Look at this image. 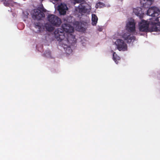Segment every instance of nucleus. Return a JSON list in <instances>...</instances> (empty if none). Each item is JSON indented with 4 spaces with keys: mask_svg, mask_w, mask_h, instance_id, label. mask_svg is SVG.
Masks as SVG:
<instances>
[{
    "mask_svg": "<svg viewBox=\"0 0 160 160\" xmlns=\"http://www.w3.org/2000/svg\"><path fill=\"white\" fill-rule=\"evenodd\" d=\"M61 28H58L54 32L55 38L58 41L63 40L66 45L71 41L73 42L76 41L75 36L71 33L74 32L73 27L69 24L64 23L62 25Z\"/></svg>",
    "mask_w": 160,
    "mask_h": 160,
    "instance_id": "f257e3e1",
    "label": "nucleus"
},
{
    "mask_svg": "<svg viewBox=\"0 0 160 160\" xmlns=\"http://www.w3.org/2000/svg\"><path fill=\"white\" fill-rule=\"evenodd\" d=\"M152 19L148 23V22L142 20L139 24V29L142 32H147L148 30L149 24L151 25V28L152 31L158 32L160 31V17H158L153 20Z\"/></svg>",
    "mask_w": 160,
    "mask_h": 160,
    "instance_id": "f03ea898",
    "label": "nucleus"
},
{
    "mask_svg": "<svg viewBox=\"0 0 160 160\" xmlns=\"http://www.w3.org/2000/svg\"><path fill=\"white\" fill-rule=\"evenodd\" d=\"M48 19L50 23L57 27L59 26L62 22L60 18L53 14L49 15Z\"/></svg>",
    "mask_w": 160,
    "mask_h": 160,
    "instance_id": "7ed1b4c3",
    "label": "nucleus"
},
{
    "mask_svg": "<svg viewBox=\"0 0 160 160\" xmlns=\"http://www.w3.org/2000/svg\"><path fill=\"white\" fill-rule=\"evenodd\" d=\"M117 49L119 51H125L127 50V45L123 40L118 39L115 42Z\"/></svg>",
    "mask_w": 160,
    "mask_h": 160,
    "instance_id": "20e7f679",
    "label": "nucleus"
},
{
    "mask_svg": "<svg viewBox=\"0 0 160 160\" xmlns=\"http://www.w3.org/2000/svg\"><path fill=\"white\" fill-rule=\"evenodd\" d=\"M45 16V14L38 9H35L32 14V18L34 19L41 20L42 18Z\"/></svg>",
    "mask_w": 160,
    "mask_h": 160,
    "instance_id": "39448f33",
    "label": "nucleus"
},
{
    "mask_svg": "<svg viewBox=\"0 0 160 160\" xmlns=\"http://www.w3.org/2000/svg\"><path fill=\"white\" fill-rule=\"evenodd\" d=\"M160 13L159 8L155 7L149 8L147 11V14L152 17L157 16Z\"/></svg>",
    "mask_w": 160,
    "mask_h": 160,
    "instance_id": "423d86ee",
    "label": "nucleus"
},
{
    "mask_svg": "<svg viewBox=\"0 0 160 160\" xmlns=\"http://www.w3.org/2000/svg\"><path fill=\"white\" fill-rule=\"evenodd\" d=\"M126 29L129 32H133L135 30V23L134 19L131 18L126 25Z\"/></svg>",
    "mask_w": 160,
    "mask_h": 160,
    "instance_id": "0eeeda50",
    "label": "nucleus"
},
{
    "mask_svg": "<svg viewBox=\"0 0 160 160\" xmlns=\"http://www.w3.org/2000/svg\"><path fill=\"white\" fill-rule=\"evenodd\" d=\"M67 9L68 8L66 4L61 3L58 6V10L60 15H64L66 14Z\"/></svg>",
    "mask_w": 160,
    "mask_h": 160,
    "instance_id": "6e6552de",
    "label": "nucleus"
},
{
    "mask_svg": "<svg viewBox=\"0 0 160 160\" xmlns=\"http://www.w3.org/2000/svg\"><path fill=\"white\" fill-rule=\"evenodd\" d=\"M133 12L135 14L139 17L140 19L143 17L144 13L142 11V9L140 7H137L133 9Z\"/></svg>",
    "mask_w": 160,
    "mask_h": 160,
    "instance_id": "1a4fd4ad",
    "label": "nucleus"
},
{
    "mask_svg": "<svg viewBox=\"0 0 160 160\" xmlns=\"http://www.w3.org/2000/svg\"><path fill=\"white\" fill-rule=\"evenodd\" d=\"M154 0H141L142 6L144 8L149 7L152 3Z\"/></svg>",
    "mask_w": 160,
    "mask_h": 160,
    "instance_id": "9d476101",
    "label": "nucleus"
},
{
    "mask_svg": "<svg viewBox=\"0 0 160 160\" xmlns=\"http://www.w3.org/2000/svg\"><path fill=\"white\" fill-rule=\"evenodd\" d=\"M60 41L61 42V44H62V45H63L65 46H67V49L66 50V52L67 54H69L70 53H71L72 52V50L71 49V48L70 47V44L72 45V44L76 42V40L74 42H72V41H71L70 42H68V43H67V44H64V43L65 42H64V41H63V40L62 41Z\"/></svg>",
    "mask_w": 160,
    "mask_h": 160,
    "instance_id": "9b49d317",
    "label": "nucleus"
},
{
    "mask_svg": "<svg viewBox=\"0 0 160 160\" xmlns=\"http://www.w3.org/2000/svg\"><path fill=\"white\" fill-rule=\"evenodd\" d=\"M123 38L125 40L127 41L128 43H130L132 40H134V36H130L129 33H125L123 36Z\"/></svg>",
    "mask_w": 160,
    "mask_h": 160,
    "instance_id": "f8f14e48",
    "label": "nucleus"
},
{
    "mask_svg": "<svg viewBox=\"0 0 160 160\" xmlns=\"http://www.w3.org/2000/svg\"><path fill=\"white\" fill-rule=\"evenodd\" d=\"M98 20V18L95 14H92V24L93 26L96 25Z\"/></svg>",
    "mask_w": 160,
    "mask_h": 160,
    "instance_id": "ddd939ff",
    "label": "nucleus"
},
{
    "mask_svg": "<svg viewBox=\"0 0 160 160\" xmlns=\"http://www.w3.org/2000/svg\"><path fill=\"white\" fill-rule=\"evenodd\" d=\"M113 57L114 61L116 63H118V62H117V60H119L120 58L117 56V55L115 52H114L113 53Z\"/></svg>",
    "mask_w": 160,
    "mask_h": 160,
    "instance_id": "4468645a",
    "label": "nucleus"
},
{
    "mask_svg": "<svg viewBox=\"0 0 160 160\" xmlns=\"http://www.w3.org/2000/svg\"><path fill=\"white\" fill-rule=\"evenodd\" d=\"M97 8H101L105 6V4L102 2H99L97 4Z\"/></svg>",
    "mask_w": 160,
    "mask_h": 160,
    "instance_id": "2eb2a0df",
    "label": "nucleus"
},
{
    "mask_svg": "<svg viewBox=\"0 0 160 160\" xmlns=\"http://www.w3.org/2000/svg\"><path fill=\"white\" fill-rule=\"evenodd\" d=\"M3 4L6 6H10V4L8 2V1L6 0L3 2Z\"/></svg>",
    "mask_w": 160,
    "mask_h": 160,
    "instance_id": "dca6fc26",
    "label": "nucleus"
},
{
    "mask_svg": "<svg viewBox=\"0 0 160 160\" xmlns=\"http://www.w3.org/2000/svg\"><path fill=\"white\" fill-rule=\"evenodd\" d=\"M47 29L48 31H52L53 30V28L52 27H47L46 28Z\"/></svg>",
    "mask_w": 160,
    "mask_h": 160,
    "instance_id": "f3484780",
    "label": "nucleus"
},
{
    "mask_svg": "<svg viewBox=\"0 0 160 160\" xmlns=\"http://www.w3.org/2000/svg\"><path fill=\"white\" fill-rule=\"evenodd\" d=\"M85 6H82V7L81 8L80 6H78V8L81 11H83V10L85 9Z\"/></svg>",
    "mask_w": 160,
    "mask_h": 160,
    "instance_id": "a211bd4d",
    "label": "nucleus"
},
{
    "mask_svg": "<svg viewBox=\"0 0 160 160\" xmlns=\"http://www.w3.org/2000/svg\"><path fill=\"white\" fill-rule=\"evenodd\" d=\"M35 27L37 28V27H38V28H41V26L38 23H35Z\"/></svg>",
    "mask_w": 160,
    "mask_h": 160,
    "instance_id": "6ab92c4d",
    "label": "nucleus"
},
{
    "mask_svg": "<svg viewBox=\"0 0 160 160\" xmlns=\"http://www.w3.org/2000/svg\"><path fill=\"white\" fill-rule=\"evenodd\" d=\"M102 29L101 28H99V30L100 31H102Z\"/></svg>",
    "mask_w": 160,
    "mask_h": 160,
    "instance_id": "aec40b11",
    "label": "nucleus"
},
{
    "mask_svg": "<svg viewBox=\"0 0 160 160\" xmlns=\"http://www.w3.org/2000/svg\"><path fill=\"white\" fill-rule=\"evenodd\" d=\"M83 28L82 27V30L83 29Z\"/></svg>",
    "mask_w": 160,
    "mask_h": 160,
    "instance_id": "412c9836",
    "label": "nucleus"
},
{
    "mask_svg": "<svg viewBox=\"0 0 160 160\" xmlns=\"http://www.w3.org/2000/svg\"><path fill=\"white\" fill-rule=\"evenodd\" d=\"M77 23H78V22H77Z\"/></svg>",
    "mask_w": 160,
    "mask_h": 160,
    "instance_id": "4be33fe9",
    "label": "nucleus"
}]
</instances>
